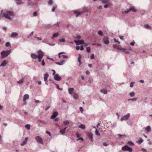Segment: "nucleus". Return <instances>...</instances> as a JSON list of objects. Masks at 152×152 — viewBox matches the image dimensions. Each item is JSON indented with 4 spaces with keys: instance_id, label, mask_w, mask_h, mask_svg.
Returning <instances> with one entry per match:
<instances>
[{
    "instance_id": "obj_1",
    "label": "nucleus",
    "mask_w": 152,
    "mask_h": 152,
    "mask_svg": "<svg viewBox=\"0 0 152 152\" xmlns=\"http://www.w3.org/2000/svg\"><path fill=\"white\" fill-rule=\"evenodd\" d=\"M5 12H4L3 10L1 11L0 15H2V16H1L2 17H4L6 18H7L10 20H12V19L11 16H13L14 15V13L13 11H10L9 10H4Z\"/></svg>"
},
{
    "instance_id": "obj_2",
    "label": "nucleus",
    "mask_w": 152,
    "mask_h": 152,
    "mask_svg": "<svg viewBox=\"0 0 152 152\" xmlns=\"http://www.w3.org/2000/svg\"><path fill=\"white\" fill-rule=\"evenodd\" d=\"M11 50H7L5 51H2L1 53V58H3L6 57L8 56L11 53Z\"/></svg>"
},
{
    "instance_id": "obj_3",
    "label": "nucleus",
    "mask_w": 152,
    "mask_h": 152,
    "mask_svg": "<svg viewBox=\"0 0 152 152\" xmlns=\"http://www.w3.org/2000/svg\"><path fill=\"white\" fill-rule=\"evenodd\" d=\"M121 150L124 151H128L129 152H132V149L127 145H125L122 147Z\"/></svg>"
},
{
    "instance_id": "obj_4",
    "label": "nucleus",
    "mask_w": 152,
    "mask_h": 152,
    "mask_svg": "<svg viewBox=\"0 0 152 152\" xmlns=\"http://www.w3.org/2000/svg\"><path fill=\"white\" fill-rule=\"evenodd\" d=\"M38 56L37 58H38V61L39 62L41 61L42 59L44 56L43 52L41 50H39L38 51Z\"/></svg>"
},
{
    "instance_id": "obj_5",
    "label": "nucleus",
    "mask_w": 152,
    "mask_h": 152,
    "mask_svg": "<svg viewBox=\"0 0 152 152\" xmlns=\"http://www.w3.org/2000/svg\"><path fill=\"white\" fill-rule=\"evenodd\" d=\"M130 114L129 113H127L126 115L121 118V121H123L124 120H126L128 119L130 116Z\"/></svg>"
},
{
    "instance_id": "obj_6",
    "label": "nucleus",
    "mask_w": 152,
    "mask_h": 152,
    "mask_svg": "<svg viewBox=\"0 0 152 152\" xmlns=\"http://www.w3.org/2000/svg\"><path fill=\"white\" fill-rule=\"evenodd\" d=\"M35 139L37 140V142L38 143H40L43 144V142L42 139L39 136H37L35 138Z\"/></svg>"
},
{
    "instance_id": "obj_7",
    "label": "nucleus",
    "mask_w": 152,
    "mask_h": 152,
    "mask_svg": "<svg viewBox=\"0 0 152 152\" xmlns=\"http://www.w3.org/2000/svg\"><path fill=\"white\" fill-rule=\"evenodd\" d=\"M54 79L57 81H60L61 79V77L58 74H56L54 76Z\"/></svg>"
},
{
    "instance_id": "obj_8",
    "label": "nucleus",
    "mask_w": 152,
    "mask_h": 152,
    "mask_svg": "<svg viewBox=\"0 0 152 152\" xmlns=\"http://www.w3.org/2000/svg\"><path fill=\"white\" fill-rule=\"evenodd\" d=\"M103 41L104 44L106 45H108L109 42L108 40V38L107 37H104L103 39Z\"/></svg>"
},
{
    "instance_id": "obj_9",
    "label": "nucleus",
    "mask_w": 152,
    "mask_h": 152,
    "mask_svg": "<svg viewBox=\"0 0 152 152\" xmlns=\"http://www.w3.org/2000/svg\"><path fill=\"white\" fill-rule=\"evenodd\" d=\"M74 41L77 45L83 44L84 43V40H81L78 41L74 40Z\"/></svg>"
},
{
    "instance_id": "obj_10",
    "label": "nucleus",
    "mask_w": 152,
    "mask_h": 152,
    "mask_svg": "<svg viewBox=\"0 0 152 152\" xmlns=\"http://www.w3.org/2000/svg\"><path fill=\"white\" fill-rule=\"evenodd\" d=\"M58 114V113L57 112H55L53 113L52 115L51 116L50 118L51 119L55 118Z\"/></svg>"
},
{
    "instance_id": "obj_11",
    "label": "nucleus",
    "mask_w": 152,
    "mask_h": 152,
    "mask_svg": "<svg viewBox=\"0 0 152 152\" xmlns=\"http://www.w3.org/2000/svg\"><path fill=\"white\" fill-rule=\"evenodd\" d=\"M17 5H20L23 4H24V3L22 2L20 0H14Z\"/></svg>"
},
{
    "instance_id": "obj_12",
    "label": "nucleus",
    "mask_w": 152,
    "mask_h": 152,
    "mask_svg": "<svg viewBox=\"0 0 152 152\" xmlns=\"http://www.w3.org/2000/svg\"><path fill=\"white\" fill-rule=\"evenodd\" d=\"M67 128V127H65L63 128V129L61 130L60 131V133L62 135H63L65 133L66 129Z\"/></svg>"
},
{
    "instance_id": "obj_13",
    "label": "nucleus",
    "mask_w": 152,
    "mask_h": 152,
    "mask_svg": "<svg viewBox=\"0 0 152 152\" xmlns=\"http://www.w3.org/2000/svg\"><path fill=\"white\" fill-rule=\"evenodd\" d=\"M87 134L90 139L91 140L93 139V134L92 133L89 132H88L87 133Z\"/></svg>"
},
{
    "instance_id": "obj_14",
    "label": "nucleus",
    "mask_w": 152,
    "mask_h": 152,
    "mask_svg": "<svg viewBox=\"0 0 152 152\" xmlns=\"http://www.w3.org/2000/svg\"><path fill=\"white\" fill-rule=\"evenodd\" d=\"M29 95L27 94H25L23 97V101H24L29 99Z\"/></svg>"
},
{
    "instance_id": "obj_15",
    "label": "nucleus",
    "mask_w": 152,
    "mask_h": 152,
    "mask_svg": "<svg viewBox=\"0 0 152 152\" xmlns=\"http://www.w3.org/2000/svg\"><path fill=\"white\" fill-rule=\"evenodd\" d=\"M88 9L87 7H84L83 8L82 10L80 11L81 12L83 13L86 12H87L88 11Z\"/></svg>"
},
{
    "instance_id": "obj_16",
    "label": "nucleus",
    "mask_w": 152,
    "mask_h": 152,
    "mask_svg": "<svg viewBox=\"0 0 152 152\" xmlns=\"http://www.w3.org/2000/svg\"><path fill=\"white\" fill-rule=\"evenodd\" d=\"M38 56H38L37 54H35L34 53H32L31 55V57L34 59H36L37 58Z\"/></svg>"
},
{
    "instance_id": "obj_17",
    "label": "nucleus",
    "mask_w": 152,
    "mask_h": 152,
    "mask_svg": "<svg viewBox=\"0 0 152 152\" xmlns=\"http://www.w3.org/2000/svg\"><path fill=\"white\" fill-rule=\"evenodd\" d=\"M28 140V138L27 137H26L24 141H23L21 143L20 145L21 146H23L24 145H25L27 142Z\"/></svg>"
},
{
    "instance_id": "obj_18",
    "label": "nucleus",
    "mask_w": 152,
    "mask_h": 152,
    "mask_svg": "<svg viewBox=\"0 0 152 152\" xmlns=\"http://www.w3.org/2000/svg\"><path fill=\"white\" fill-rule=\"evenodd\" d=\"M7 64V62L6 60H4L3 62L1 63V64L0 65V67L1 66H5L6 64Z\"/></svg>"
},
{
    "instance_id": "obj_19",
    "label": "nucleus",
    "mask_w": 152,
    "mask_h": 152,
    "mask_svg": "<svg viewBox=\"0 0 152 152\" xmlns=\"http://www.w3.org/2000/svg\"><path fill=\"white\" fill-rule=\"evenodd\" d=\"M105 4V5L104 6V7L105 8H107L108 7L111 6L112 5L111 3L110 2Z\"/></svg>"
},
{
    "instance_id": "obj_20",
    "label": "nucleus",
    "mask_w": 152,
    "mask_h": 152,
    "mask_svg": "<svg viewBox=\"0 0 152 152\" xmlns=\"http://www.w3.org/2000/svg\"><path fill=\"white\" fill-rule=\"evenodd\" d=\"M18 34L16 32H12L10 36V37H15L17 36Z\"/></svg>"
},
{
    "instance_id": "obj_21",
    "label": "nucleus",
    "mask_w": 152,
    "mask_h": 152,
    "mask_svg": "<svg viewBox=\"0 0 152 152\" xmlns=\"http://www.w3.org/2000/svg\"><path fill=\"white\" fill-rule=\"evenodd\" d=\"M49 80H52L53 81L52 83H53L55 84L56 86V87L58 88V89L59 90H62V88H59L58 85V84H56V83H55V82L53 81V80H51V79H49Z\"/></svg>"
},
{
    "instance_id": "obj_22",
    "label": "nucleus",
    "mask_w": 152,
    "mask_h": 152,
    "mask_svg": "<svg viewBox=\"0 0 152 152\" xmlns=\"http://www.w3.org/2000/svg\"><path fill=\"white\" fill-rule=\"evenodd\" d=\"M74 13L75 14L76 16L77 17L79 15L81 14V12H78L76 10L74 11Z\"/></svg>"
},
{
    "instance_id": "obj_23",
    "label": "nucleus",
    "mask_w": 152,
    "mask_h": 152,
    "mask_svg": "<svg viewBox=\"0 0 152 152\" xmlns=\"http://www.w3.org/2000/svg\"><path fill=\"white\" fill-rule=\"evenodd\" d=\"M49 76L48 74L47 73H46L44 75V80L45 81H46L47 80Z\"/></svg>"
},
{
    "instance_id": "obj_24",
    "label": "nucleus",
    "mask_w": 152,
    "mask_h": 152,
    "mask_svg": "<svg viewBox=\"0 0 152 152\" xmlns=\"http://www.w3.org/2000/svg\"><path fill=\"white\" fill-rule=\"evenodd\" d=\"M65 61L64 60H62L60 62H56L55 63L57 64L61 65H62L64 63V62Z\"/></svg>"
},
{
    "instance_id": "obj_25",
    "label": "nucleus",
    "mask_w": 152,
    "mask_h": 152,
    "mask_svg": "<svg viewBox=\"0 0 152 152\" xmlns=\"http://www.w3.org/2000/svg\"><path fill=\"white\" fill-rule=\"evenodd\" d=\"M24 78L23 77L22 78V79L20 80L19 81H17V83L19 84H21L23 83L24 81Z\"/></svg>"
},
{
    "instance_id": "obj_26",
    "label": "nucleus",
    "mask_w": 152,
    "mask_h": 152,
    "mask_svg": "<svg viewBox=\"0 0 152 152\" xmlns=\"http://www.w3.org/2000/svg\"><path fill=\"white\" fill-rule=\"evenodd\" d=\"M103 4H105L109 2L110 0H99Z\"/></svg>"
},
{
    "instance_id": "obj_27",
    "label": "nucleus",
    "mask_w": 152,
    "mask_h": 152,
    "mask_svg": "<svg viewBox=\"0 0 152 152\" xmlns=\"http://www.w3.org/2000/svg\"><path fill=\"white\" fill-rule=\"evenodd\" d=\"M58 35V33H56L54 34L53 35V36L51 37L52 39H53L57 37Z\"/></svg>"
},
{
    "instance_id": "obj_28",
    "label": "nucleus",
    "mask_w": 152,
    "mask_h": 152,
    "mask_svg": "<svg viewBox=\"0 0 152 152\" xmlns=\"http://www.w3.org/2000/svg\"><path fill=\"white\" fill-rule=\"evenodd\" d=\"M101 92L103 93L104 94H106L107 93V90H105L104 89H101L100 90Z\"/></svg>"
},
{
    "instance_id": "obj_29",
    "label": "nucleus",
    "mask_w": 152,
    "mask_h": 152,
    "mask_svg": "<svg viewBox=\"0 0 152 152\" xmlns=\"http://www.w3.org/2000/svg\"><path fill=\"white\" fill-rule=\"evenodd\" d=\"M79 127L80 128L84 129H85V125L81 124L79 126Z\"/></svg>"
},
{
    "instance_id": "obj_30",
    "label": "nucleus",
    "mask_w": 152,
    "mask_h": 152,
    "mask_svg": "<svg viewBox=\"0 0 152 152\" xmlns=\"http://www.w3.org/2000/svg\"><path fill=\"white\" fill-rule=\"evenodd\" d=\"M73 97L75 99H77L78 98V94L76 93H74L73 95Z\"/></svg>"
},
{
    "instance_id": "obj_31",
    "label": "nucleus",
    "mask_w": 152,
    "mask_h": 152,
    "mask_svg": "<svg viewBox=\"0 0 152 152\" xmlns=\"http://www.w3.org/2000/svg\"><path fill=\"white\" fill-rule=\"evenodd\" d=\"M145 129L147 131L149 132L151 131V128L149 126H148Z\"/></svg>"
},
{
    "instance_id": "obj_32",
    "label": "nucleus",
    "mask_w": 152,
    "mask_h": 152,
    "mask_svg": "<svg viewBox=\"0 0 152 152\" xmlns=\"http://www.w3.org/2000/svg\"><path fill=\"white\" fill-rule=\"evenodd\" d=\"M74 89L73 88H69L68 89V91L69 93L70 94H72V92L73 91Z\"/></svg>"
},
{
    "instance_id": "obj_33",
    "label": "nucleus",
    "mask_w": 152,
    "mask_h": 152,
    "mask_svg": "<svg viewBox=\"0 0 152 152\" xmlns=\"http://www.w3.org/2000/svg\"><path fill=\"white\" fill-rule=\"evenodd\" d=\"M129 9L130 10V11H132L133 12H136L137 11V10L136 9H135L134 7H130Z\"/></svg>"
},
{
    "instance_id": "obj_34",
    "label": "nucleus",
    "mask_w": 152,
    "mask_h": 152,
    "mask_svg": "<svg viewBox=\"0 0 152 152\" xmlns=\"http://www.w3.org/2000/svg\"><path fill=\"white\" fill-rule=\"evenodd\" d=\"M144 27L147 29H151V27L148 24H145L144 25Z\"/></svg>"
},
{
    "instance_id": "obj_35",
    "label": "nucleus",
    "mask_w": 152,
    "mask_h": 152,
    "mask_svg": "<svg viewBox=\"0 0 152 152\" xmlns=\"http://www.w3.org/2000/svg\"><path fill=\"white\" fill-rule=\"evenodd\" d=\"M143 140L142 139H141L140 140H137L136 142L139 144H140L141 143L143 142Z\"/></svg>"
},
{
    "instance_id": "obj_36",
    "label": "nucleus",
    "mask_w": 152,
    "mask_h": 152,
    "mask_svg": "<svg viewBox=\"0 0 152 152\" xmlns=\"http://www.w3.org/2000/svg\"><path fill=\"white\" fill-rule=\"evenodd\" d=\"M130 11V10L129 9H127V10H125L124 11H123L122 12V13L123 14L125 13V14H127Z\"/></svg>"
},
{
    "instance_id": "obj_37",
    "label": "nucleus",
    "mask_w": 152,
    "mask_h": 152,
    "mask_svg": "<svg viewBox=\"0 0 152 152\" xmlns=\"http://www.w3.org/2000/svg\"><path fill=\"white\" fill-rule=\"evenodd\" d=\"M127 144L131 146H133L134 145L133 142L131 141L128 142H127Z\"/></svg>"
},
{
    "instance_id": "obj_38",
    "label": "nucleus",
    "mask_w": 152,
    "mask_h": 152,
    "mask_svg": "<svg viewBox=\"0 0 152 152\" xmlns=\"http://www.w3.org/2000/svg\"><path fill=\"white\" fill-rule=\"evenodd\" d=\"M137 99V98H133L128 99V101H131H131H136Z\"/></svg>"
},
{
    "instance_id": "obj_39",
    "label": "nucleus",
    "mask_w": 152,
    "mask_h": 152,
    "mask_svg": "<svg viewBox=\"0 0 152 152\" xmlns=\"http://www.w3.org/2000/svg\"><path fill=\"white\" fill-rule=\"evenodd\" d=\"M25 127L27 129H29L30 128V126L29 124H27L25 125Z\"/></svg>"
},
{
    "instance_id": "obj_40",
    "label": "nucleus",
    "mask_w": 152,
    "mask_h": 152,
    "mask_svg": "<svg viewBox=\"0 0 152 152\" xmlns=\"http://www.w3.org/2000/svg\"><path fill=\"white\" fill-rule=\"evenodd\" d=\"M129 95L131 97H133L135 95V93L134 92H130L129 94Z\"/></svg>"
},
{
    "instance_id": "obj_41",
    "label": "nucleus",
    "mask_w": 152,
    "mask_h": 152,
    "mask_svg": "<svg viewBox=\"0 0 152 152\" xmlns=\"http://www.w3.org/2000/svg\"><path fill=\"white\" fill-rule=\"evenodd\" d=\"M95 134L96 135L99 136L100 135V134L99 133V132L97 130V129H96V130L95 131Z\"/></svg>"
},
{
    "instance_id": "obj_42",
    "label": "nucleus",
    "mask_w": 152,
    "mask_h": 152,
    "mask_svg": "<svg viewBox=\"0 0 152 152\" xmlns=\"http://www.w3.org/2000/svg\"><path fill=\"white\" fill-rule=\"evenodd\" d=\"M63 124L65 125H68L69 124V121L67 120L65 121H64Z\"/></svg>"
},
{
    "instance_id": "obj_43",
    "label": "nucleus",
    "mask_w": 152,
    "mask_h": 152,
    "mask_svg": "<svg viewBox=\"0 0 152 152\" xmlns=\"http://www.w3.org/2000/svg\"><path fill=\"white\" fill-rule=\"evenodd\" d=\"M33 33H34L33 31L31 32V33L30 34L27 36V38H28V39L30 37H31L33 35Z\"/></svg>"
},
{
    "instance_id": "obj_44",
    "label": "nucleus",
    "mask_w": 152,
    "mask_h": 152,
    "mask_svg": "<svg viewBox=\"0 0 152 152\" xmlns=\"http://www.w3.org/2000/svg\"><path fill=\"white\" fill-rule=\"evenodd\" d=\"M58 41H60L61 42H65V40L64 38L60 39L58 40Z\"/></svg>"
},
{
    "instance_id": "obj_45",
    "label": "nucleus",
    "mask_w": 152,
    "mask_h": 152,
    "mask_svg": "<svg viewBox=\"0 0 152 152\" xmlns=\"http://www.w3.org/2000/svg\"><path fill=\"white\" fill-rule=\"evenodd\" d=\"M86 49L88 52H90L91 50V48L90 47H87Z\"/></svg>"
},
{
    "instance_id": "obj_46",
    "label": "nucleus",
    "mask_w": 152,
    "mask_h": 152,
    "mask_svg": "<svg viewBox=\"0 0 152 152\" xmlns=\"http://www.w3.org/2000/svg\"><path fill=\"white\" fill-rule=\"evenodd\" d=\"M98 34L100 36H102L103 35L102 31L101 30H99L98 32Z\"/></svg>"
},
{
    "instance_id": "obj_47",
    "label": "nucleus",
    "mask_w": 152,
    "mask_h": 152,
    "mask_svg": "<svg viewBox=\"0 0 152 152\" xmlns=\"http://www.w3.org/2000/svg\"><path fill=\"white\" fill-rule=\"evenodd\" d=\"M81 56L80 54H78V59H77V60H78V62H79V61L80 62V61H81L80 59H81Z\"/></svg>"
},
{
    "instance_id": "obj_48",
    "label": "nucleus",
    "mask_w": 152,
    "mask_h": 152,
    "mask_svg": "<svg viewBox=\"0 0 152 152\" xmlns=\"http://www.w3.org/2000/svg\"><path fill=\"white\" fill-rule=\"evenodd\" d=\"M5 46L8 47L10 46V44L9 42H7L5 44Z\"/></svg>"
},
{
    "instance_id": "obj_49",
    "label": "nucleus",
    "mask_w": 152,
    "mask_h": 152,
    "mask_svg": "<svg viewBox=\"0 0 152 152\" xmlns=\"http://www.w3.org/2000/svg\"><path fill=\"white\" fill-rule=\"evenodd\" d=\"M117 48L118 50H126V49H125V48H118V47Z\"/></svg>"
},
{
    "instance_id": "obj_50",
    "label": "nucleus",
    "mask_w": 152,
    "mask_h": 152,
    "mask_svg": "<svg viewBox=\"0 0 152 152\" xmlns=\"http://www.w3.org/2000/svg\"><path fill=\"white\" fill-rule=\"evenodd\" d=\"M41 64L42 66H45V63L44 60H42V61Z\"/></svg>"
},
{
    "instance_id": "obj_51",
    "label": "nucleus",
    "mask_w": 152,
    "mask_h": 152,
    "mask_svg": "<svg viewBox=\"0 0 152 152\" xmlns=\"http://www.w3.org/2000/svg\"><path fill=\"white\" fill-rule=\"evenodd\" d=\"M53 2V0H49V1H48V4L49 5H51L52 4Z\"/></svg>"
},
{
    "instance_id": "obj_52",
    "label": "nucleus",
    "mask_w": 152,
    "mask_h": 152,
    "mask_svg": "<svg viewBox=\"0 0 152 152\" xmlns=\"http://www.w3.org/2000/svg\"><path fill=\"white\" fill-rule=\"evenodd\" d=\"M33 15L34 16H36L37 15V11L34 12L33 13Z\"/></svg>"
},
{
    "instance_id": "obj_53",
    "label": "nucleus",
    "mask_w": 152,
    "mask_h": 152,
    "mask_svg": "<svg viewBox=\"0 0 152 152\" xmlns=\"http://www.w3.org/2000/svg\"><path fill=\"white\" fill-rule=\"evenodd\" d=\"M61 57H62L63 58H68L67 56L64 55H62Z\"/></svg>"
},
{
    "instance_id": "obj_54",
    "label": "nucleus",
    "mask_w": 152,
    "mask_h": 152,
    "mask_svg": "<svg viewBox=\"0 0 152 152\" xmlns=\"http://www.w3.org/2000/svg\"><path fill=\"white\" fill-rule=\"evenodd\" d=\"M134 83V82H131L130 84V87H132L133 86V84Z\"/></svg>"
},
{
    "instance_id": "obj_55",
    "label": "nucleus",
    "mask_w": 152,
    "mask_h": 152,
    "mask_svg": "<svg viewBox=\"0 0 152 152\" xmlns=\"http://www.w3.org/2000/svg\"><path fill=\"white\" fill-rule=\"evenodd\" d=\"M48 44L50 46H53L55 45V44L54 43H50L49 42L48 43Z\"/></svg>"
},
{
    "instance_id": "obj_56",
    "label": "nucleus",
    "mask_w": 152,
    "mask_h": 152,
    "mask_svg": "<svg viewBox=\"0 0 152 152\" xmlns=\"http://www.w3.org/2000/svg\"><path fill=\"white\" fill-rule=\"evenodd\" d=\"M103 145L104 146H106L108 145V144L105 142L103 143Z\"/></svg>"
},
{
    "instance_id": "obj_57",
    "label": "nucleus",
    "mask_w": 152,
    "mask_h": 152,
    "mask_svg": "<svg viewBox=\"0 0 152 152\" xmlns=\"http://www.w3.org/2000/svg\"><path fill=\"white\" fill-rule=\"evenodd\" d=\"M42 42L44 43H46L47 44H48V42L47 41L46 39H44L43 40Z\"/></svg>"
},
{
    "instance_id": "obj_58",
    "label": "nucleus",
    "mask_w": 152,
    "mask_h": 152,
    "mask_svg": "<svg viewBox=\"0 0 152 152\" xmlns=\"http://www.w3.org/2000/svg\"><path fill=\"white\" fill-rule=\"evenodd\" d=\"M81 140V141H83V138H82L81 137H80L79 138H78V139H77V140H76V141H78L79 140Z\"/></svg>"
},
{
    "instance_id": "obj_59",
    "label": "nucleus",
    "mask_w": 152,
    "mask_h": 152,
    "mask_svg": "<svg viewBox=\"0 0 152 152\" xmlns=\"http://www.w3.org/2000/svg\"><path fill=\"white\" fill-rule=\"evenodd\" d=\"M76 136L77 138L78 139L80 137V135L78 133H77L76 134Z\"/></svg>"
},
{
    "instance_id": "obj_60",
    "label": "nucleus",
    "mask_w": 152,
    "mask_h": 152,
    "mask_svg": "<svg viewBox=\"0 0 152 152\" xmlns=\"http://www.w3.org/2000/svg\"><path fill=\"white\" fill-rule=\"evenodd\" d=\"M50 107V106H47L46 107L45 109V110H47Z\"/></svg>"
},
{
    "instance_id": "obj_61",
    "label": "nucleus",
    "mask_w": 152,
    "mask_h": 152,
    "mask_svg": "<svg viewBox=\"0 0 152 152\" xmlns=\"http://www.w3.org/2000/svg\"><path fill=\"white\" fill-rule=\"evenodd\" d=\"M91 59H94V54H92L91 56Z\"/></svg>"
},
{
    "instance_id": "obj_62",
    "label": "nucleus",
    "mask_w": 152,
    "mask_h": 152,
    "mask_svg": "<svg viewBox=\"0 0 152 152\" xmlns=\"http://www.w3.org/2000/svg\"><path fill=\"white\" fill-rule=\"evenodd\" d=\"M135 42H133L130 43V45L132 46H133L134 44H135Z\"/></svg>"
},
{
    "instance_id": "obj_63",
    "label": "nucleus",
    "mask_w": 152,
    "mask_h": 152,
    "mask_svg": "<svg viewBox=\"0 0 152 152\" xmlns=\"http://www.w3.org/2000/svg\"><path fill=\"white\" fill-rule=\"evenodd\" d=\"M80 110L81 113H83V109L82 107H80Z\"/></svg>"
},
{
    "instance_id": "obj_64",
    "label": "nucleus",
    "mask_w": 152,
    "mask_h": 152,
    "mask_svg": "<svg viewBox=\"0 0 152 152\" xmlns=\"http://www.w3.org/2000/svg\"><path fill=\"white\" fill-rule=\"evenodd\" d=\"M58 120H59V118H55L54 120V121H55V122H57L58 121Z\"/></svg>"
}]
</instances>
